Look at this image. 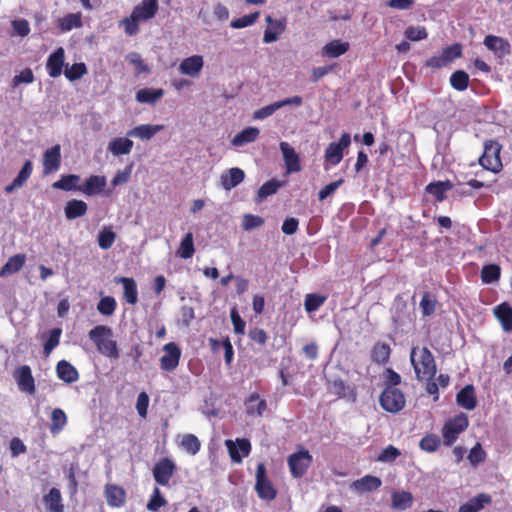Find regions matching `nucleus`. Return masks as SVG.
Masks as SVG:
<instances>
[{
  "label": "nucleus",
  "instance_id": "obj_1",
  "mask_svg": "<svg viewBox=\"0 0 512 512\" xmlns=\"http://www.w3.org/2000/svg\"><path fill=\"white\" fill-rule=\"evenodd\" d=\"M158 10V0H142L133 8L130 17L124 18L121 21L125 32L129 36L136 35L139 32V23L146 22L154 18Z\"/></svg>",
  "mask_w": 512,
  "mask_h": 512
},
{
  "label": "nucleus",
  "instance_id": "obj_2",
  "mask_svg": "<svg viewBox=\"0 0 512 512\" xmlns=\"http://www.w3.org/2000/svg\"><path fill=\"white\" fill-rule=\"evenodd\" d=\"M410 361L418 380H432L436 374L434 356L427 347H413Z\"/></svg>",
  "mask_w": 512,
  "mask_h": 512
},
{
  "label": "nucleus",
  "instance_id": "obj_3",
  "mask_svg": "<svg viewBox=\"0 0 512 512\" xmlns=\"http://www.w3.org/2000/svg\"><path fill=\"white\" fill-rule=\"evenodd\" d=\"M112 329L105 325H97L89 331V338L95 344L99 353L109 359L119 358V349L112 339Z\"/></svg>",
  "mask_w": 512,
  "mask_h": 512
},
{
  "label": "nucleus",
  "instance_id": "obj_4",
  "mask_svg": "<svg viewBox=\"0 0 512 512\" xmlns=\"http://www.w3.org/2000/svg\"><path fill=\"white\" fill-rule=\"evenodd\" d=\"M502 146L494 140H488L484 143V152L479 158V164L488 171L499 173L502 170L500 158Z\"/></svg>",
  "mask_w": 512,
  "mask_h": 512
},
{
  "label": "nucleus",
  "instance_id": "obj_5",
  "mask_svg": "<svg viewBox=\"0 0 512 512\" xmlns=\"http://www.w3.org/2000/svg\"><path fill=\"white\" fill-rule=\"evenodd\" d=\"M381 407L390 413H397L401 411L406 403L403 392L397 387L388 385L384 388L380 395Z\"/></svg>",
  "mask_w": 512,
  "mask_h": 512
},
{
  "label": "nucleus",
  "instance_id": "obj_6",
  "mask_svg": "<svg viewBox=\"0 0 512 512\" xmlns=\"http://www.w3.org/2000/svg\"><path fill=\"white\" fill-rule=\"evenodd\" d=\"M468 425V416L464 413H460L454 418L448 419L442 428V436L445 445H452L458 438V435L465 431Z\"/></svg>",
  "mask_w": 512,
  "mask_h": 512
},
{
  "label": "nucleus",
  "instance_id": "obj_7",
  "mask_svg": "<svg viewBox=\"0 0 512 512\" xmlns=\"http://www.w3.org/2000/svg\"><path fill=\"white\" fill-rule=\"evenodd\" d=\"M312 463V456L308 450H301L288 457L290 472L295 478L302 477Z\"/></svg>",
  "mask_w": 512,
  "mask_h": 512
},
{
  "label": "nucleus",
  "instance_id": "obj_8",
  "mask_svg": "<svg viewBox=\"0 0 512 512\" xmlns=\"http://www.w3.org/2000/svg\"><path fill=\"white\" fill-rule=\"evenodd\" d=\"M350 144L351 136L349 133L344 132L339 142H332L327 146L324 154L325 161L332 165L340 163L343 158V151L348 148Z\"/></svg>",
  "mask_w": 512,
  "mask_h": 512
},
{
  "label": "nucleus",
  "instance_id": "obj_9",
  "mask_svg": "<svg viewBox=\"0 0 512 512\" xmlns=\"http://www.w3.org/2000/svg\"><path fill=\"white\" fill-rule=\"evenodd\" d=\"M175 471L176 464L171 459L165 457L154 465L152 474L157 484L167 486Z\"/></svg>",
  "mask_w": 512,
  "mask_h": 512
},
{
  "label": "nucleus",
  "instance_id": "obj_10",
  "mask_svg": "<svg viewBox=\"0 0 512 512\" xmlns=\"http://www.w3.org/2000/svg\"><path fill=\"white\" fill-rule=\"evenodd\" d=\"M255 489L260 498L271 500L276 496V491L266 477V468L263 463L257 465Z\"/></svg>",
  "mask_w": 512,
  "mask_h": 512
},
{
  "label": "nucleus",
  "instance_id": "obj_11",
  "mask_svg": "<svg viewBox=\"0 0 512 512\" xmlns=\"http://www.w3.org/2000/svg\"><path fill=\"white\" fill-rule=\"evenodd\" d=\"M13 376L21 392L30 395L35 393V380L32 375L31 368L28 365H22L19 368H17L14 371Z\"/></svg>",
  "mask_w": 512,
  "mask_h": 512
},
{
  "label": "nucleus",
  "instance_id": "obj_12",
  "mask_svg": "<svg viewBox=\"0 0 512 512\" xmlns=\"http://www.w3.org/2000/svg\"><path fill=\"white\" fill-rule=\"evenodd\" d=\"M164 355L160 358L161 368L165 371H173L179 364L181 350L174 342L163 347Z\"/></svg>",
  "mask_w": 512,
  "mask_h": 512
},
{
  "label": "nucleus",
  "instance_id": "obj_13",
  "mask_svg": "<svg viewBox=\"0 0 512 512\" xmlns=\"http://www.w3.org/2000/svg\"><path fill=\"white\" fill-rule=\"evenodd\" d=\"M65 64V50L63 47L57 48L48 56L46 69L50 77L57 78L61 75Z\"/></svg>",
  "mask_w": 512,
  "mask_h": 512
},
{
  "label": "nucleus",
  "instance_id": "obj_14",
  "mask_svg": "<svg viewBox=\"0 0 512 512\" xmlns=\"http://www.w3.org/2000/svg\"><path fill=\"white\" fill-rule=\"evenodd\" d=\"M280 150L283 154L284 164L287 173L299 172L301 170L300 158L295 149L288 142H281Z\"/></svg>",
  "mask_w": 512,
  "mask_h": 512
},
{
  "label": "nucleus",
  "instance_id": "obj_15",
  "mask_svg": "<svg viewBox=\"0 0 512 512\" xmlns=\"http://www.w3.org/2000/svg\"><path fill=\"white\" fill-rule=\"evenodd\" d=\"M61 164V147L59 144L47 149L43 155V173L48 175L57 171Z\"/></svg>",
  "mask_w": 512,
  "mask_h": 512
},
{
  "label": "nucleus",
  "instance_id": "obj_16",
  "mask_svg": "<svg viewBox=\"0 0 512 512\" xmlns=\"http://www.w3.org/2000/svg\"><path fill=\"white\" fill-rule=\"evenodd\" d=\"M204 66L201 55H193L183 59L179 65V72L192 78L198 77Z\"/></svg>",
  "mask_w": 512,
  "mask_h": 512
},
{
  "label": "nucleus",
  "instance_id": "obj_17",
  "mask_svg": "<svg viewBox=\"0 0 512 512\" xmlns=\"http://www.w3.org/2000/svg\"><path fill=\"white\" fill-rule=\"evenodd\" d=\"M226 446L233 462L240 463L243 456H248L251 450L250 442L247 439H237L236 443L226 440Z\"/></svg>",
  "mask_w": 512,
  "mask_h": 512
},
{
  "label": "nucleus",
  "instance_id": "obj_18",
  "mask_svg": "<svg viewBox=\"0 0 512 512\" xmlns=\"http://www.w3.org/2000/svg\"><path fill=\"white\" fill-rule=\"evenodd\" d=\"M483 43L488 50L494 52L499 57L509 55L511 52L510 43L499 36L487 35Z\"/></svg>",
  "mask_w": 512,
  "mask_h": 512
},
{
  "label": "nucleus",
  "instance_id": "obj_19",
  "mask_svg": "<svg viewBox=\"0 0 512 512\" xmlns=\"http://www.w3.org/2000/svg\"><path fill=\"white\" fill-rule=\"evenodd\" d=\"M265 20L269 26H273V29H276V32H273L272 29H266L264 31L263 42L265 44H269L277 41L279 36L285 31L286 19L282 18L274 20L270 15H268Z\"/></svg>",
  "mask_w": 512,
  "mask_h": 512
},
{
  "label": "nucleus",
  "instance_id": "obj_20",
  "mask_svg": "<svg viewBox=\"0 0 512 512\" xmlns=\"http://www.w3.org/2000/svg\"><path fill=\"white\" fill-rule=\"evenodd\" d=\"M164 129L163 125H151V124H142L130 129L127 132L128 137L139 138L144 141H149L152 139L158 132Z\"/></svg>",
  "mask_w": 512,
  "mask_h": 512
},
{
  "label": "nucleus",
  "instance_id": "obj_21",
  "mask_svg": "<svg viewBox=\"0 0 512 512\" xmlns=\"http://www.w3.org/2000/svg\"><path fill=\"white\" fill-rule=\"evenodd\" d=\"M133 141L129 137H117L108 144V151L116 157L127 155L132 151Z\"/></svg>",
  "mask_w": 512,
  "mask_h": 512
},
{
  "label": "nucleus",
  "instance_id": "obj_22",
  "mask_svg": "<svg viewBox=\"0 0 512 512\" xmlns=\"http://www.w3.org/2000/svg\"><path fill=\"white\" fill-rule=\"evenodd\" d=\"M245 178V173L238 167L230 168L220 177L222 187L229 191L239 185Z\"/></svg>",
  "mask_w": 512,
  "mask_h": 512
},
{
  "label": "nucleus",
  "instance_id": "obj_23",
  "mask_svg": "<svg viewBox=\"0 0 512 512\" xmlns=\"http://www.w3.org/2000/svg\"><path fill=\"white\" fill-rule=\"evenodd\" d=\"M457 404L466 409L473 410L477 405L475 391L473 385H466L456 396Z\"/></svg>",
  "mask_w": 512,
  "mask_h": 512
},
{
  "label": "nucleus",
  "instance_id": "obj_24",
  "mask_svg": "<svg viewBox=\"0 0 512 512\" xmlns=\"http://www.w3.org/2000/svg\"><path fill=\"white\" fill-rule=\"evenodd\" d=\"M56 372L58 378L65 383H73L79 379L77 369L66 360H61L57 363Z\"/></svg>",
  "mask_w": 512,
  "mask_h": 512
},
{
  "label": "nucleus",
  "instance_id": "obj_25",
  "mask_svg": "<svg viewBox=\"0 0 512 512\" xmlns=\"http://www.w3.org/2000/svg\"><path fill=\"white\" fill-rule=\"evenodd\" d=\"M106 186V178L104 176L92 175L84 185L80 187V192L85 195L92 196L99 194Z\"/></svg>",
  "mask_w": 512,
  "mask_h": 512
},
{
  "label": "nucleus",
  "instance_id": "obj_26",
  "mask_svg": "<svg viewBox=\"0 0 512 512\" xmlns=\"http://www.w3.org/2000/svg\"><path fill=\"white\" fill-rule=\"evenodd\" d=\"M105 495L107 503L111 507L115 508L121 507L124 504L126 498L125 490L118 485L112 484L106 486Z\"/></svg>",
  "mask_w": 512,
  "mask_h": 512
},
{
  "label": "nucleus",
  "instance_id": "obj_27",
  "mask_svg": "<svg viewBox=\"0 0 512 512\" xmlns=\"http://www.w3.org/2000/svg\"><path fill=\"white\" fill-rule=\"evenodd\" d=\"M115 282L123 284V296L125 301L131 305H135L138 302V291L135 280L128 277H119L115 279Z\"/></svg>",
  "mask_w": 512,
  "mask_h": 512
},
{
  "label": "nucleus",
  "instance_id": "obj_28",
  "mask_svg": "<svg viewBox=\"0 0 512 512\" xmlns=\"http://www.w3.org/2000/svg\"><path fill=\"white\" fill-rule=\"evenodd\" d=\"M382 484L380 478L372 475H366L352 483V488L360 493L377 490Z\"/></svg>",
  "mask_w": 512,
  "mask_h": 512
},
{
  "label": "nucleus",
  "instance_id": "obj_29",
  "mask_svg": "<svg viewBox=\"0 0 512 512\" xmlns=\"http://www.w3.org/2000/svg\"><path fill=\"white\" fill-rule=\"evenodd\" d=\"M494 314L506 332L512 331V307L504 302L494 308Z\"/></svg>",
  "mask_w": 512,
  "mask_h": 512
},
{
  "label": "nucleus",
  "instance_id": "obj_30",
  "mask_svg": "<svg viewBox=\"0 0 512 512\" xmlns=\"http://www.w3.org/2000/svg\"><path fill=\"white\" fill-rule=\"evenodd\" d=\"M259 133L260 131L256 127H246L234 136L231 143L235 147H242L254 142L258 138Z\"/></svg>",
  "mask_w": 512,
  "mask_h": 512
},
{
  "label": "nucleus",
  "instance_id": "obj_31",
  "mask_svg": "<svg viewBox=\"0 0 512 512\" xmlns=\"http://www.w3.org/2000/svg\"><path fill=\"white\" fill-rule=\"evenodd\" d=\"M81 178L79 175H76V174H67V175H63L61 176V178L54 182L52 184V187L54 189H59V190H63V191H73V190H77V191H80V185H79V182H80Z\"/></svg>",
  "mask_w": 512,
  "mask_h": 512
},
{
  "label": "nucleus",
  "instance_id": "obj_32",
  "mask_svg": "<svg viewBox=\"0 0 512 512\" xmlns=\"http://www.w3.org/2000/svg\"><path fill=\"white\" fill-rule=\"evenodd\" d=\"M490 502L491 496L485 493H481L460 506L458 512H478L484 508L485 504Z\"/></svg>",
  "mask_w": 512,
  "mask_h": 512
},
{
  "label": "nucleus",
  "instance_id": "obj_33",
  "mask_svg": "<svg viewBox=\"0 0 512 512\" xmlns=\"http://www.w3.org/2000/svg\"><path fill=\"white\" fill-rule=\"evenodd\" d=\"M87 209L88 206L84 201L72 199L66 203L64 212L67 219L73 220L85 215Z\"/></svg>",
  "mask_w": 512,
  "mask_h": 512
},
{
  "label": "nucleus",
  "instance_id": "obj_34",
  "mask_svg": "<svg viewBox=\"0 0 512 512\" xmlns=\"http://www.w3.org/2000/svg\"><path fill=\"white\" fill-rule=\"evenodd\" d=\"M349 50V43L348 42H342L340 40H333L329 43H327L323 49L322 54L323 56L330 57V58H337L341 55L345 54Z\"/></svg>",
  "mask_w": 512,
  "mask_h": 512
},
{
  "label": "nucleus",
  "instance_id": "obj_35",
  "mask_svg": "<svg viewBox=\"0 0 512 512\" xmlns=\"http://www.w3.org/2000/svg\"><path fill=\"white\" fill-rule=\"evenodd\" d=\"M25 260L26 256L24 254H16L10 257L0 270V277L18 272L25 264Z\"/></svg>",
  "mask_w": 512,
  "mask_h": 512
},
{
  "label": "nucleus",
  "instance_id": "obj_36",
  "mask_svg": "<svg viewBox=\"0 0 512 512\" xmlns=\"http://www.w3.org/2000/svg\"><path fill=\"white\" fill-rule=\"evenodd\" d=\"M58 27L62 32H68L75 28L82 26V15L78 13H69L64 17L58 19Z\"/></svg>",
  "mask_w": 512,
  "mask_h": 512
},
{
  "label": "nucleus",
  "instance_id": "obj_37",
  "mask_svg": "<svg viewBox=\"0 0 512 512\" xmlns=\"http://www.w3.org/2000/svg\"><path fill=\"white\" fill-rule=\"evenodd\" d=\"M392 507L397 510H406L413 503V495L408 491H394L391 496Z\"/></svg>",
  "mask_w": 512,
  "mask_h": 512
},
{
  "label": "nucleus",
  "instance_id": "obj_38",
  "mask_svg": "<svg viewBox=\"0 0 512 512\" xmlns=\"http://www.w3.org/2000/svg\"><path fill=\"white\" fill-rule=\"evenodd\" d=\"M164 95V90L161 88L158 89H150L143 88L136 92V100L139 103H149L154 104Z\"/></svg>",
  "mask_w": 512,
  "mask_h": 512
},
{
  "label": "nucleus",
  "instance_id": "obj_39",
  "mask_svg": "<svg viewBox=\"0 0 512 512\" xmlns=\"http://www.w3.org/2000/svg\"><path fill=\"white\" fill-rule=\"evenodd\" d=\"M453 187L450 181H438L427 185L426 192L433 195L438 202L445 199V193Z\"/></svg>",
  "mask_w": 512,
  "mask_h": 512
},
{
  "label": "nucleus",
  "instance_id": "obj_40",
  "mask_svg": "<svg viewBox=\"0 0 512 512\" xmlns=\"http://www.w3.org/2000/svg\"><path fill=\"white\" fill-rule=\"evenodd\" d=\"M391 354V348L388 344L377 342L371 351L372 361L378 364H385L388 362Z\"/></svg>",
  "mask_w": 512,
  "mask_h": 512
},
{
  "label": "nucleus",
  "instance_id": "obj_41",
  "mask_svg": "<svg viewBox=\"0 0 512 512\" xmlns=\"http://www.w3.org/2000/svg\"><path fill=\"white\" fill-rule=\"evenodd\" d=\"M67 424V416L60 408H55L51 413L50 432L59 433Z\"/></svg>",
  "mask_w": 512,
  "mask_h": 512
},
{
  "label": "nucleus",
  "instance_id": "obj_42",
  "mask_svg": "<svg viewBox=\"0 0 512 512\" xmlns=\"http://www.w3.org/2000/svg\"><path fill=\"white\" fill-rule=\"evenodd\" d=\"M194 252L193 234L189 232L181 240L177 255L182 259H189L193 256Z\"/></svg>",
  "mask_w": 512,
  "mask_h": 512
},
{
  "label": "nucleus",
  "instance_id": "obj_43",
  "mask_svg": "<svg viewBox=\"0 0 512 512\" xmlns=\"http://www.w3.org/2000/svg\"><path fill=\"white\" fill-rule=\"evenodd\" d=\"M327 297L317 293H310L305 296L304 308L308 313L318 310L326 301Z\"/></svg>",
  "mask_w": 512,
  "mask_h": 512
},
{
  "label": "nucleus",
  "instance_id": "obj_44",
  "mask_svg": "<svg viewBox=\"0 0 512 512\" xmlns=\"http://www.w3.org/2000/svg\"><path fill=\"white\" fill-rule=\"evenodd\" d=\"M451 86L457 91H464L469 84V75L463 70H457L450 77Z\"/></svg>",
  "mask_w": 512,
  "mask_h": 512
},
{
  "label": "nucleus",
  "instance_id": "obj_45",
  "mask_svg": "<svg viewBox=\"0 0 512 512\" xmlns=\"http://www.w3.org/2000/svg\"><path fill=\"white\" fill-rule=\"evenodd\" d=\"M116 240V233L110 227H104L98 234V245L103 250L112 247Z\"/></svg>",
  "mask_w": 512,
  "mask_h": 512
},
{
  "label": "nucleus",
  "instance_id": "obj_46",
  "mask_svg": "<svg viewBox=\"0 0 512 512\" xmlns=\"http://www.w3.org/2000/svg\"><path fill=\"white\" fill-rule=\"evenodd\" d=\"M87 72L88 71L85 63L80 62L74 63L71 67L66 65L64 75L69 81L73 82L82 78L85 74H87Z\"/></svg>",
  "mask_w": 512,
  "mask_h": 512
},
{
  "label": "nucleus",
  "instance_id": "obj_47",
  "mask_svg": "<svg viewBox=\"0 0 512 512\" xmlns=\"http://www.w3.org/2000/svg\"><path fill=\"white\" fill-rule=\"evenodd\" d=\"M265 400H261L258 395H251L247 401V412L252 415L261 416L266 410Z\"/></svg>",
  "mask_w": 512,
  "mask_h": 512
},
{
  "label": "nucleus",
  "instance_id": "obj_48",
  "mask_svg": "<svg viewBox=\"0 0 512 512\" xmlns=\"http://www.w3.org/2000/svg\"><path fill=\"white\" fill-rule=\"evenodd\" d=\"M281 183L275 179L265 182L257 192V201L261 202L268 196H271L277 192Z\"/></svg>",
  "mask_w": 512,
  "mask_h": 512
},
{
  "label": "nucleus",
  "instance_id": "obj_49",
  "mask_svg": "<svg viewBox=\"0 0 512 512\" xmlns=\"http://www.w3.org/2000/svg\"><path fill=\"white\" fill-rule=\"evenodd\" d=\"M44 501L51 512H61V494L58 489L52 488L44 497Z\"/></svg>",
  "mask_w": 512,
  "mask_h": 512
},
{
  "label": "nucleus",
  "instance_id": "obj_50",
  "mask_svg": "<svg viewBox=\"0 0 512 512\" xmlns=\"http://www.w3.org/2000/svg\"><path fill=\"white\" fill-rule=\"evenodd\" d=\"M501 269L496 264L485 265L481 271V279L484 283L489 284L500 278Z\"/></svg>",
  "mask_w": 512,
  "mask_h": 512
},
{
  "label": "nucleus",
  "instance_id": "obj_51",
  "mask_svg": "<svg viewBox=\"0 0 512 512\" xmlns=\"http://www.w3.org/2000/svg\"><path fill=\"white\" fill-rule=\"evenodd\" d=\"M435 308H436L435 297L428 292L424 293V295L422 296V299L420 301V309H421L422 315L424 317L432 315L435 312Z\"/></svg>",
  "mask_w": 512,
  "mask_h": 512
},
{
  "label": "nucleus",
  "instance_id": "obj_52",
  "mask_svg": "<svg viewBox=\"0 0 512 512\" xmlns=\"http://www.w3.org/2000/svg\"><path fill=\"white\" fill-rule=\"evenodd\" d=\"M181 446L188 453L195 455L200 450V441L193 434H186L183 436Z\"/></svg>",
  "mask_w": 512,
  "mask_h": 512
},
{
  "label": "nucleus",
  "instance_id": "obj_53",
  "mask_svg": "<svg viewBox=\"0 0 512 512\" xmlns=\"http://www.w3.org/2000/svg\"><path fill=\"white\" fill-rule=\"evenodd\" d=\"M260 13L254 12L248 15H244L240 18L234 19L230 26L234 29H242L248 26L253 25L259 18Z\"/></svg>",
  "mask_w": 512,
  "mask_h": 512
},
{
  "label": "nucleus",
  "instance_id": "obj_54",
  "mask_svg": "<svg viewBox=\"0 0 512 512\" xmlns=\"http://www.w3.org/2000/svg\"><path fill=\"white\" fill-rule=\"evenodd\" d=\"M264 224V219L261 216L253 214H244L242 218V228L245 231H251Z\"/></svg>",
  "mask_w": 512,
  "mask_h": 512
},
{
  "label": "nucleus",
  "instance_id": "obj_55",
  "mask_svg": "<svg viewBox=\"0 0 512 512\" xmlns=\"http://www.w3.org/2000/svg\"><path fill=\"white\" fill-rule=\"evenodd\" d=\"M97 309L102 315L111 316L115 312L116 301L113 297H104L98 302Z\"/></svg>",
  "mask_w": 512,
  "mask_h": 512
},
{
  "label": "nucleus",
  "instance_id": "obj_56",
  "mask_svg": "<svg viewBox=\"0 0 512 512\" xmlns=\"http://www.w3.org/2000/svg\"><path fill=\"white\" fill-rule=\"evenodd\" d=\"M440 443L441 441L436 435H426L420 440L419 446L424 451L434 452L438 449Z\"/></svg>",
  "mask_w": 512,
  "mask_h": 512
},
{
  "label": "nucleus",
  "instance_id": "obj_57",
  "mask_svg": "<svg viewBox=\"0 0 512 512\" xmlns=\"http://www.w3.org/2000/svg\"><path fill=\"white\" fill-rule=\"evenodd\" d=\"M61 335V329L55 328L50 332V335L46 342L44 343V354L46 356L50 355L52 350L58 346L59 339Z\"/></svg>",
  "mask_w": 512,
  "mask_h": 512
},
{
  "label": "nucleus",
  "instance_id": "obj_58",
  "mask_svg": "<svg viewBox=\"0 0 512 512\" xmlns=\"http://www.w3.org/2000/svg\"><path fill=\"white\" fill-rule=\"evenodd\" d=\"M486 458V453L482 449V446L480 443H476V445L470 450L468 454V460L471 463V465L476 466L480 463H482Z\"/></svg>",
  "mask_w": 512,
  "mask_h": 512
},
{
  "label": "nucleus",
  "instance_id": "obj_59",
  "mask_svg": "<svg viewBox=\"0 0 512 512\" xmlns=\"http://www.w3.org/2000/svg\"><path fill=\"white\" fill-rule=\"evenodd\" d=\"M405 36L411 41H420L426 39L428 34L424 27L409 26L405 30Z\"/></svg>",
  "mask_w": 512,
  "mask_h": 512
},
{
  "label": "nucleus",
  "instance_id": "obj_60",
  "mask_svg": "<svg viewBox=\"0 0 512 512\" xmlns=\"http://www.w3.org/2000/svg\"><path fill=\"white\" fill-rule=\"evenodd\" d=\"M32 162L27 160L20 172L18 173L17 177L13 180L15 182L16 186L22 187L24 183L29 179L31 173H32Z\"/></svg>",
  "mask_w": 512,
  "mask_h": 512
},
{
  "label": "nucleus",
  "instance_id": "obj_61",
  "mask_svg": "<svg viewBox=\"0 0 512 512\" xmlns=\"http://www.w3.org/2000/svg\"><path fill=\"white\" fill-rule=\"evenodd\" d=\"M166 503L164 497L161 495L158 487L154 488L151 499L147 503V509L150 511H155L160 507L164 506Z\"/></svg>",
  "mask_w": 512,
  "mask_h": 512
},
{
  "label": "nucleus",
  "instance_id": "obj_62",
  "mask_svg": "<svg viewBox=\"0 0 512 512\" xmlns=\"http://www.w3.org/2000/svg\"><path fill=\"white\" fill-rule=\"evenodd\" d=\"M400 454L401 453L399 449L393 445H389L382 450V452L377 457V460L380 462H393Z\"/></svg>",
  "mask_w": 512,
  "mask_h": 512
},
{
  "label": "nucleus",
  "instance_id": "obj_63",
  "mask_svg": "<svg viewBox=\"0 0 512 512\" xmlns=\"http://www.w3.org/2000/svg\"><path fill=\"white\" fill-rule=\"evenodd\" d=\"M34 81V74L30 68H25L18 75H15L12 83L16 87L21 83L29 84Z\"/></svg>",
  "mask_w": 512,
  "mask_h": 512
},
{
  "label": "nucleus",
  "instance_id": "obj_64",
  "mask_svg": "<svg viewBox=\"0 0 512 512\" xmlns=\"http://www.w3.org/2000/svg\"><path fill=\"white\" fill-rule=\"evenodd\" d=\"M344 180L339 179L337 181L331 182L327 184L324 188H322L318 193V198L320 201H323L328 196L332 195L342 184Z\"/></svg>",
  "mask_w": 512,
  "mask_h": 512
}]
</instances>
